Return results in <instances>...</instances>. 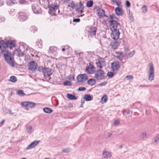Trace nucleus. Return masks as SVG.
<instances>
[{"label": "nucleus", "instance_id": "1", "mask_svg": "<svg viewBox=\"0 0 159 159\" xmlns=\"http://www.w3.org/2000/svg\"><path fill=\"white\" fill-rule=\"evenodd\" d=\"M15 45V43L12 40H9L7 41L2 40L0 41V50L1 53L2 54L5 60L11 66H14V64L13 59L11 57V52H9L7 48H10L12 49Z\"/></svg>", "mask_w": 159, "mask_h": 159}, {"label": "nucleus", "instance_id": "2", "mask_svg": "<svg viewBox=\"0 0 159 159\" xmlns=\"http://www.w3.org/2000/svg\"><path fill=\"white\" fill-rule=\"evenodd\" d=\"M104 73L101 70H98L95 73V78L98 80H102L104 79Z\"/></svg>", "mask_w": 159, "mask_h": 159}, {"label": "nucleus", "instance_id": "3", "mask_svg": "<svg viewBox=\"0 0 159 159\" xmlns=\"http://www.w3.org/2000/svg\"><path fill=\"white\" fill-rule=\"evenodd\" d=\"M154 68L153 65L151 63L149 64L148 80L151 81L154 78Z\"/></svg>", "mask_w": 159, "mask_h": 159}, {"label": "nucleus", "instance_id": "4", "mask_svg": "<svg viewBox=\"0 0 159 159\" xmlns=\"http://www.w3.org/2000/svg\"><path fill=\"white\" fill-rule=\"evenodd\" d=\"M110 28L111 30L118 29L120 28V25L118 22L115 20H111L110 21Z\"/></svg>", "mask_w": 159, "mask_h": 159}, {"label": "nucleus", "instance_id": "5", "mask_svg": "<svg viewBox=\"0 0 159 159\" xmlns=\"http://www.w3.org/2000/svg\"><path fill=\"white\" fill-rule=\"evenodd\" d=\"M88 79V76L85 74H80L77 77L78 82L81 83H84Z\"/></svg>", "mask_w": 159, "mask_h": 159}, {"label": "nucleus", "instance_id": "6", "mask_svg": "<svg viewBox=\"0 0 159 159\" xmlns=\"http://www.w3.org/2000/svg\"><path fill=\"white\" fill-rule=\"evenodd\" d=\"M32 9L33 12L36 14L40 13L42 12L40 6L38 4V3L34 2L32 5Z\"/></svg>", "mask_w": 159, "mask_h": 159}, {"label": "nucleus", "instance_id": "7", "mask_svg": "<svg viewBox=\"0 0 159 159\" xmlns=\"http://www.w3.org/2000/svg\"><path fill=\"white\" fill-rule=\"evenodd\" d=\"M52 71L51 69L48 68L46 67L45 68L43 71L44 78L47 80H49L50 79L49 77L52 74Z\"/></svg>", "mask_w": 159, "mask_h": 159}, {"label": "nucleus", "instance_id": "8", "mask_svg": "<svg viewBox=\"0 0 159 159\" xmlns=\"http://www.w3.org/2000/svg\"><path fill=\"white\" fill-rule=\"evenodd\" d=\"M111 37L112 39L114 40L117 39L119 38L120 33L118 29H114L111 30Z\"/></svg>", "mask_w": 159, "mask_h": 159}, {"label": "nucleus", "instance_id": "9", "mask_svg": "<svg viewBox=\"0 0 159 159\" xmlns=\"http://www.w3.org/2000/svg\"><path fill=\"white\" fill-rule=\"evenodd\" d=\"M120 67V64L118 61H114L111 63V67L113 71L118 70Z\"/></svg>", "mask_w": 159, "mask_h": 159}, {"label": "nucleus", "instance_id": "10", "mask_svg": "<svg viewBox=\"0 0 159 159\" xmlns=\"http://www.w3.org/2000/svg\"><path fill=\"white\" fill-rule=\"evenodd\" d=\"M22 105L24 107L30 108H33L36 105V103L31 102L25 101L21 103Z\"/></svg>", "mask_w": 159, "mask_h": 159}, {"label": "nucleus", "instance_id": "11", "mask_svg": "<svg viewBox=\"0 0 159 159\" xmlns=\"http://www.w3.org/2000/svg\"><path fill=\"white\" fill-rule=\"evenodd\" d=\"M96 63L98 68H101L102 67L104 66L105 64V61L104 59L101 58L99 59L96 61Z\"/></svg>", "mask_w": 159, "mask_h": 159}, {"label": "nucleus", "instance_id": "12", "mask_svg": "<svg viewBox=\"0 0 159 159\" xmlns=\"http://www.w3.org/2000/svg\"><path fill=\"white\" fill-rule=\"evenodd\" d=\"M37 63L34 61H32L29 63V68L30 70L34 71L37 69Z\"/></svg>", "mask_w": 159, "mask_h": 159}, {"label": "nucleus", "instance_id": "13", "mask_svg": "<svg viewBox=\"0 0 159 159\" xmlns=\"http://www.w3.org/2000/svg\"><path fill=\"white\" fill-rule=\"evenodd\" d=\"M18 16L20 21H25L28 18L27 15L22 12L19 13L18 14Z\"/></svg>", "mask_w": 159, "mask_h": 159}, {"label": "nucleus", "instance_id": "14", "mask_svg": "<svg viewBox=\"0 0 159 159\" xmlns=\"http://www.w3.org/2000/svg\"><path fill=\"white\" fill-rule=\"evenodd\" d=\"M97 14L99 18H101L106 16L105 11L101 8H98L97 10Z\"/></svg>", "mask_w": 159, "mask_h": 159}, {"label": "nucleus", "instance_id": "15", "mask_svg": "<svg viewBox=\"0 0 159 159\" xmlns=\"http://www.w3.org/2000/svg\"><path fill=\"white\" fill-rule=\"evenodd\" d=\"M97 30L95 27L92 26L90 28L88 32L89 33V35L93 37L95 35Z\"/></svg>", "mask_w": 159, "mask_h": 159}, {"label": "nucleus", "instance_id": "16", "mask_svg": "<svg viewBox=\"0 0 159 159\" xmlns=\"http://www.w3.org/2000/svg\"><path fill=\"white\" fill-rule=\"evenodd\" d=\"M59 6L56 4H52L49 6L48 7L51 12H55L58 8Z\"/></svg>", "mask_w": 159, "mask_h": 159}, {"label": "nucleus", "instance_id": "17", "mask_svg": "<svg viewBox=\"0 0 159 159\" xmlns=\"http://www.w3.org/2000/svg\"><path fill=\"white\" fill-rule=\"evenodd\" d=\"M79 4L80 6L78 7H77L76 8L75 11L78 13L81 14L83 12V11L84 10V6L80 2L79 3Z\"/></svg>", "mask_w": 159, "mask_h": 159}, {"label": "nucleus", "instance_id": "18", "mask_svg": "<svg viewBox=\"0 0 159 159\" xmlns=\"http://www.w3.org/2000/svg\"><path fill=\"white\" fill-rule=\"evenodd\" d=\"M116 57L120 61H121V62L123 63H125V61H122L123 58L124 57V55L123 54L122 52H116Z\"/></svg>", "mask_w": 159, "mask_h": 159}, {"label": "nucleus", "instance_id": "19", "mask_svg": "<svg viewBox=\"0 0 159 159\" xmlns=\"http://www.w3.org/2000/svg\"><path fill=\"white\" fill-rule=\"evenodd\" d=\"M39 142V141L35 140L31 143L26 148V150H29L34 148L35 146L37 145Z\"/></svg>", "mask_w": 159, "mask_h": 159}, {"label": "nucleus", "instance_id": "20", "mask_svg": "<svg viewBox=\"0 0 159 159\" xmlns=\"http://www.w3.org/2000/svg\"><path fill=\"white\" fill-rule=\"evenodd\" d=\"M119 45V43L117 41L112 42L111 43L110 46L111 48L113 49H116Z\"/></svg>", "mask_w": 159, "mask_h": 159}, {"label": "nucleus", "instance_id": "21", "mask_svg": "<svg viewBox=\"0 0 159 159\" xmlns=\"http://www.w3.org/2000/svg\"><path fill=\"white\" fill-rule=\"evenodd\" d=\"M116 14L118 16H121L123 14V11L121 8L117 7L115 9Z\"/></svg>", "mask_w": 159, "mask_h": 159}, {"label": "nucleus", "instance_id": "22", "mask_svg": "<svg viewBox=\"0 0 159 159\" xmlns=\"http://www.w3.org/2000/svg\"><path fill=\"white\" fill-rule=\"evenodd\" d=\"M15 54L18 57H22L23 56L24 54L21 52L20 49H16L15 52Z\"/></svg>", "mask_w": 159, "mask_h": 159}, {"label": "nucleus", "instance_id": "23", "mask_svg": "<svg viewBox=\"0 0 159 159\" xmlns=\"http://www.w3.org/2000/svg\"><path fill=\"white\" fill-rule=\"evenodd\" d=\"M57 50V47L52 46L50 47L48 52L51 53H54Z\"/></svg>", "mask_w": 159, "mask_h": 159}, {"label": "nucleus", "instance_id": "24", "mask_svg": "<svg viewBox=\"0 0 159 159\" xmlns=\"http://www.w3.org/2000/svg\"><path fill=\"white\" fill-rule=\"evenodd\" d=\"M78 5L77 4H75L74 2L71 1L70 2H69L68 3V7H70L72 8L73 9H75Z\"/></svg>", "mask_w": 159, "mask_h": 159}, {"label": "nucleus", "instance_id": "25", "mask_svg": "<svg viewBox=\"0 0 159 159\" xmlns=\"http://www.w3.org/2000/svg\"><path fill=\"white\" fill-rule=\"evenodd\" d=\"M96 83V80L94 79H91L88 81V84L90 86H93Z\"/></svg>", "mask_w": 159, "mask_h": 159}, {"label": "nucleus", "instance_id": "26", "mask_svg": "<svg viewBox=\"0 0 159 159\" xmlns=\"http://www.w3.org/2000/svg\"><path fill=\"white\" fill-rule=\"evenodd\" d=\"M103 156L104 157L108 158L111 157V153L107 151H105L103 153Z\"/></svg>", "mask_w": 159, "mask_h": 159}, {"label": "nucleus", "instance_id": "27", "mask_svg": "<svg viewBox=\"0 0 159 159\" xmlns=\"http://www.w3.org/2000/svg\"><path fill=\"white\" fill-rule=\"evenodd\" d=\"M86 70L89 74H92L94 73V69L93 66L91 67H88L86 69Z\"/></svg>", "mask_w": 159, "mask_h": 159}, {"label": "nucleus", "instance_id": "28", "mask_svg": "<svg viewBox=\"0 0 159 159\" xmlns=\"http://www.w3.org/2000/svg\"><path fill=\"white\" fill-rule=\"evenodd\" d=\"M44 112L47 113H50L53 111L50 108L45 107L43 109Z\"/></svg>", "mask_w": 159, "mask_h": 159}, {"label": "nucleus", "instance_id": "29", "mask_svg": "<svg viewBox=\"0 0 159 159\" xmlns=\"http://www.w3.org/2000/svg\"><path fill=\"white\" fill-rule=\"evenodd\" d=\"M67 98L70 100H76L77 99V97L75 95H73L71 94H67Z\"/></svg>", "mask_w": 159, "mask_h": 159}, {"label": "nucleus", "instance_id": "30", "mask_svg": "<svg viewBox=\"0 0 159 159\" xmlns=\"http://www.w3.org/2000/svg\"><path fill=\"white\" fill-rule=\"evenodd\" d=\"M36 43L39 48H41L42 47L43 42L41 39H38Z\"/></svg>", "mask_w": 159, "mask_h": 159}, {"label": "nucleus", "instance_id": "31", "mask_svg": "<svg viewBox=\"0 0 159 159\" xmlns=\"http://www.w3.org/2000/svg\"><path fill=\"white\" fill-rule=\"evenodd\" d=\"M107 95H104L101 99V102L102 103H104L107 101Z\"/></svg>", "mask_w": 159, "mask_h": 159}, {"label": "nucleus", "instance_id": "32", "mask_svg": "<svg viewBox=\"0 0 159 159\" xmlns=\"http://www.w3.org/2000/svg\"><path fill=\"white\" fill-rule=\"evenodd\" d=\"M84 99L86 101H90L92 100V98L89 94H86L85 95Z\"/></svg>", "mask_w": 159, "mask_h": 159}, {"label": "nucleus", "instance_id": "33", "mask_svg": "<svg viewBox=\"0 0 159 159\" xmlns=\"http://www.w3.org/2000/svg\"><path fill=\"white\" fill-rule=\"evenodd\" d=\"M9 80L12 82L15 83L17 81V80L15 76H12L10 77Z\"/></svg>", "mask_w": 159, "mask_h": 159}, {"label": "nucleus", "instance_id": "34", "mask_svg": "<svg viewBox=\"0 0 159 159\" xmlns=\"http://www.w3.org/2000/svg\"><path fill=\"white\" fill-rule=\"evenodd\" d=\"M142 12L143 13H146L147 11V7L146 6L144 5L141 8Z\"/></svg>", "mask_w": 159, "mask_h": 159}, {"label": "nucleus", "instance_id": "35", "mask_svg": "<svg viewBox=\"0 0 159 159\" xmlns=\"http://www.w3.org/2000/svg\"><path fill=\"white\" fill-rule=\"evenodd\" d=\"M93 4V2L92 1L90 0L87 2V6L88 7H92Z\"/></svg>", "mask_w": 159, "mask_h": 159}, {"label": "nucleus", "instance_id": "36", "mask_svg": "<svg viewBox=\"0 0 159 159\" xmlns=\"http://www.w3.org/2000/svg\"><path fill=\"white\" fill-rule=\"evenodd\" d=\"M17 94L20 96H24L25 94L22 90H20L17 92Z\"/></svg>", "mask_w": 159, "mask_h": 159}, {"label": "nucleus", "instance_id": "37", "mask_svg": "<svg viewBox=\"0 0 159 159\" xmlns=\"http://www.w3.org/2000/svg\"><path fill=\"white\" fill-rule=\"evenodd\" d=\"M32 127L31 126H28L26 127V131L27 132L31 134L32 133Z\"/></svg>", "mask_w": 159, "mask_h": 159}, {"label": "nucleus", "instance_id": "38", "mask_svg": "<svg viewBox=\"0 0 159 159\" xmlns=\"http://www.w3.org/2000/svg\"><path fill=\"white\" fill-rule=\"evenodd\" d=\"M135 54V51H133L130 52L128 54L127 58L131 57H132Z\"/></svg>", "mask_w": 159, "mask_h": 159}, {"label": "nucleus", "instance_id": "39", "mask_svg": "<svg viewBox=\"0 0 159 159\" xmlns=\"http://www.w3.org/2000/svg\"><path fill=\"white\" fill-rule=\"evenodd\" d=\"M7 4L8 6H11L13 4V2L12 0H7Z\"/></svg>", "mask_w": 159, "mask_h": 159}, {"label": "nucleus", "instance_id": "40", "mask_svg": "<svg viewBox=\"0 0 159 159\" xmlns=\"http://www.w3.org/2000/svg\"><path fill=\"white\" fill-rule=\"evenodd\" d=\"M129 19L131 21H133L134 20V17L132 15V13H130V10H129Z\"/></svg>", "mask_w": 159, "mask_h": 159}, {"label": "nucleus", "instance_id": "41", "mask_svg": "<svg viewBox=\"0 0 159 159\" xmlns=\"http://www.w3.org/2000/svg\"><path fill=\"white\" fill-rule=\"evenodd\" d=\"M64 84L65 85L70 86L72 84V83L69 81H66L63 82Z\"/></svg>", "mask_w": 159, "mask_h": 159}, {"label": "nucleus", "instance_id": "42", "mask_svg": "<svg viewBox=\"0 0 159 159\" xmlns=\"http://www.w3.org/2000/svg\"><path fill=\"white\" fill-rule=\"evenodd\" d=\"M154 141L157 143H159V135L154 138Z\"/></svg>", "mask_w": 159, "mask_h": 159}, {"label": "nucleus", "instance_id": "43", "mask_svg": "<svg viewBox=\"0 0 159 159\" xmlns=\"http://www.w3.org/2000/svg\"><path fill=\"white\" fill-rule=\"evenodd\" d=\"M62 151L64 152L67 153L70 151V149L69 148H65L62 149Z\"/></svg>", "mask_w": 159, "mask_h": 159}, {"label": "nucleus", "instance_id": "44", "mask_svg": "<svg viewBox=\"0 0 159 159\" xmlns=\"http://www.w3.org/2000/svg\"><path fill=\"white\" fill-rule=\"evenodd\" d=\"M146 134L145 133H143L141 134L140 135V138L142 139H144L146 137Z\"/></svg>", "mask_w": 159, "mask_h": 159}, {"label": "nucleus", "instance_id": "45", "mask_svg": "<svg viewBox=\"0 0 159 159\" xmlns=\"http://www.w3.org/2000/svg\"><path fill=\"white\" fill-rule=\"evenodd\" d=\"M45 68H46L43 66H41L39 67L38 70L39 71L42 72L43 73V70H44V69H45Z\"/></svg>", "mask_w": 159, "mask_h": 159}, {"label": "nucleus", "instance_id": "46", "mask_svg": "<svg viewBox=\"0 0 159 159\" xmlns=\"http://www.w3.org/2000/svg\"><path fill=\"white\" fill-rule=\"evenodd\" d=\"M113 73L111 72H108L107 73V75L108 77L110 78L112 77L113 76Z\"/></svg>", "mask_w": 159, "mask_h": 159}, {"label": "nucleus", "instance_id": "47", "mask_svg": "<svg viewBox=\"0 0 159 159\" xmlns=\"http://www.w3.org/2000/svg\"><path fill=\"white\" fill-rule=\"evenodd\" d=\"M126 78L128 80H132L133 79V77L131 75H127L126 76Z\"/></svg>", "mask_w": 159, "mask_h": 159}, {"label": "nucleus", "instance_id": "48", "mask_svg": "<svg viewBox=\"0 0 159 159\" xmlns=\"http://www.w3.org/2000/svg\"><path fill=\"white\" fill-rule=\"evenodd\" d=\"M86 90V88L83 87H80L78 89V90L79 91H85Z\"/></svg>", "mask_w": 159, "mask_h": 159}, {"label": "nucleus", "instance_id": "49", "mask_svg": "<svg viewBox=\"0 0 159 159\" xmlns=\"http://www.w3.org/2000/svg\"><path fill=\"white\" fill-rule=\"evenodd\" d=\"M107 82H102V83H101L100 84H99V86H105L106 85V84H107Z\"/></svg>", "mask_w": 159, "mask_h": 159}, {"label": "nucleus", "instance_id": "50", "mask_svg": "<svg viewBox=\"0 0 159 159\" xmlns=\"http://www.w3.org/2000/svg\"><path fill=\"white\" fill-rule=\"evenodd\" d=\"M119 123H120V121L118 120H116L113 122V124L114 125H118V124H119Z\"/></svg>", "mask_w": 159, "mask_h": 159}, {"label": "nucleus", "instance_id": "51", "mask_svg": "<svg viewBox=\"0 0 159 159\" xmlns=\"http://www.w3.org/2000/svg\"><path fill=\"white\" fill-rule=\"evenodd\" d=\"M126 5L127 7H130V2L128 1H126Z\"/></svg>", "mask_w": 159, "mask_h": 159}, {"label": "nucleus", "instance_id": "52", "mask_svg": "<svg viewBox=\"0 0 159 159\" xmlns=\"http://www.w3.org/2000/svg\"><path fill=\"white\" fill-rule=\"evenodd\" d=\"M75 79L74 77L73 76L70 75L69 76V80L70 81H72Z\"/></svg>", "mask_w": 159, "mask_h": 159}, {"label": "nucleus", "instance_id": "53", "mask_svg": "<svg viewBox=\"0 0 159 159\" xmlns=\"http://www.w3.org/2000/svg\"><path fill=\"white\" fill-rule=\"evenodd\" d=\"M80 21V19L79 18L74 19L73 20V22H78Z\"/></svg>", "mask_w": 159, "mask_h": 159}, {"label": "nucleus", "instance_id": "54", "mask_svg": "<svg viewBox=\"0 0 159 159\" xmlns=\"http://www.w3.org/2000/svg\"><path fill=\"white\" fill-rule=\"evenodd\" d=\"M70 0H62V1H63V3L65 4H66L68 3H69V2Z\"/></svg>", "mask_w": 159, "mask_h": 159}, {"label": "nucleus", "instance_id": "55", "mask_svg": "<svg viewBox=\"0 0 159 159\" xmlns=\"http://www.w3.org/2000/svg\"><path fill=\"white\" fill-rule=\"evenodd\" d=\"M113 3H116V5L118 6V7L120 6V4L121 3V2L119 1L118 2L116 1V2H114Z\"/></svg>", "mask_w": 159, "mask_h": 159}, {"label": "nucleus", "instance_id": "56", "mask_svg": "<svg viewBox=\"0 0 159 159\" xmlns=\"http://www.w3.org/2000/svg\"><path fill=\"white\" fill-rule=\"evenodd\" d=\"M5 20V18L4 17H2L0 18V22H3Z\"/></svg>", "mask_w": 159, "mask_h": 159}, {"label": "nucleus", "instance_id": "57", "mask_svg": "<svg viewBox=\"0 0 159 159\" xmlns=\"http://www.w3.org/2000/svg\"><path fill=\"white\" fill-rule=\"evenodd\" d=\"M5 120H2L1 123H0V126H1L4 123V122Z\"/></svg>", "mask_w": 159, "mask_h": 159}, {"label": "nucleus", "instance_id": "58", "mask_svg": "<svg viewBox=\"0 0 159 159\" xmlns=\"http://www.w3.org/2000/svg\"><path fill=\"white\" fill-rule=\"evenodd\" d=\"M115 16L114 14L111 15L110 16V18L111 19H114V17Z\"/></svg>", "mask_w": 159, "mask_h": 159}, {"label": "nucleus", "instance_id": "59", "mask_svg": "<svg viewBox=\"0 0 159 159\" xmlns=\"http://www.w3.org/2000/svg\"><path fill=\"white\" fill-rule=\"evenodd\" d=\"M82 54V52H81L78 53V56H77L78 57H79V59L80 57H81L80 56H81V54Z\"/></svg>", "mask_w": 159, "mask_h": 159}, {"label": "nucleus", "instance_id": "60", "mask_svg": "<svg viewBox=\"0 0 159 159\" xmlns=\"http://www.w3.org/2000/svg\"><path fill=\"white\" fill-rule=\"evenodd\" d=\"M68 107L69 108L72 107L73 106L71 103H69L68 105Z\"/></svg>", "mask_w": 159, "mask_h": 159}, {"label": "nucleus", "instance_id": "61", "mask_svg": "<svg viewBox=\"0 0 159 159\" xmlns=\"http://www.w3.org/2000/svg\"><path fill=\"white\" fill-rule=\"evenodd\" d=\"M20 46H23L24 47H26V48H27V45L24 43H22V44Z\"/></svg>", "mask_w": 159, "mask_h": 159}, {"label": "nucleus", "instance_id": "62", "mask_svg": "<svg viewBox=\"0 0 159 159\" xmlns=\"http://www.w3.org/2000/svg\"><path fill=\"white\" fill-rule=\"evenodd\" d=\"M112 135V134H111V133L109 134L107 136V138H109L111 137Z\"/></svg>", "mask_w": 159, "mask_h": 159}, {"label": "nucleus", "instance_id": "63", "mask_svg": "<svg viewBox=\"0 0 159 159\" xmlns=\"http://www.w3.org/2000/svg\"><path fill=\"white\" fill-rule=\"evenodd\" d=\"M4 4L3 2L2 1H0V7L2 6Z\"/></svg>", "mask_w": 159, "mask_h": 159}, {"label": "nucleus", "instance_id": "64", "mask_svg": "<svg viewBox=\"0 0 159 159\" xmlns=\"http://www.w3.org/2000/svg\"><path fill=\"white\" fill-rule=\"evenodd\" d=\"M64 48H65L66 50H67V49H69V48H70V47H68V46H65L64 47Z\"/></svg>", "mask_w": 159, "mask_h": 159}]
</instances>
